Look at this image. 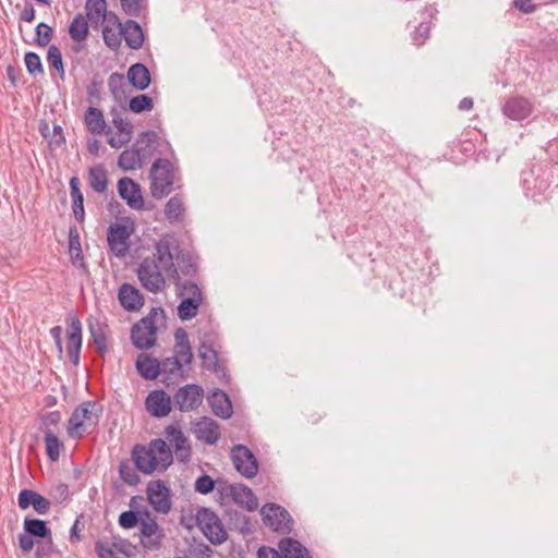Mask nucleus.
<instances>
[{"mask_svg": "<svg viewBox=\"0 0 558 558\" xmlns=\"http://www.w3.org/2000/svg\"><path fill=\"white\" fill-rule=\"evenodd\" d=\"M132 459L140 472L150 475L154 472H165L173 462V453L163 439L156 438L147 446L135 445Z\"/></svg>", "mask_w": 558, "mask_h": 558, "instance_id": "obj_1", "label": "nucleus"}, {"mask_svg": "<svg viewBox=\"0 0 558 558\" xmlns=\"http://www.w3.org/2000/svg\"><path fill=\"white\" fill-rule=\"evenodd\" d=\"M177 277L178 268L174 266L169 243L161 240L156 244V253L141 263L138 279H177Z\"/></svg>", "mask_w": 558, "mask_h": 558, "instance_id": "obj_2", "label": "nucleus"}, {"mask_svg": "<svg viewBox=\"0 0 558 558\" xmlns=\"http://www.w3.org/2000/svg\"><path fill=\"white\" fill-rule=\"evenodd\" d=\"M165 317L161 308H151L150 312L136 323L131 330V339L137 349H149L155 345L157 324Z\"/></svg>", "mask_w": 558, "mask_h": 558, "instance_id": "obj_3", "label": "nucleus"}, {"mask_svg": "<svg viewBox=\"0 0 558 558\" xmlns=\"http://www.w3.org/2000/svg\"><path fill=\"white\" fill-rule=\"evenodd\" d=\"M175 291L181 298L178 315L181 320H189L198 313L203 302L202 291L195 281H175Z\"/></svg>", "mask_w": 558, "mask_h": 558, "instance_id": "obj_4", "label": "nucleus"}, {"mask_svg": "<svg viewBox=\"0 0 558 558\" xmlns=\"http://www.w3.org/2000/svg\"><path fill=\"white\" fill-rule=\"evenodd\" d=\"M149 178L153 197L162 198L168 195L172 191L174 179L172 163L167 159H157L151 166Z\"/></svg>", "mask_w": 558, "mask_h": 558, "instance_id": "obj_5", "label": "nucleus"}, {"mask_svg": "<svg viewBox=\"0 0 558 558\" xmlns=\"http://www.w3.org/2000/svg\"><path fill=\"white\" fill-rule=\"evenodd\" d=\"M96 408V403L88 401L83 402L73 411L68 425V433L71 438H81L89 428L96 426L98 422Z\"/></svg>", "mask_w": 558, "mask_h": 558, "instance_id": "obj_6", "label": "nucleus"}, {"mask_svg": "<svg viewBox=\"0 0 558 558\" xmlns=\"http://www.w3.org/2000/svg\"><path fill=\"white\" fill-rule=\"evenodd\" d=\"M112 117L111 123L116 132L107 135V143L110 147L119 149L129 144L133 136V124L130 119L124 118L121 111L117 108L110 110Z\"/></svg>", "mask_w": 558, "mask_h": 558, "instance_id": "obj_7", "label": "nucleus"}, {"mask_svg": "<svg viewBox=\"0 0 558 558\" xmlns=\"http://www.w3.org/2000/svg\"><path fill=\"white\" fill-rule=\"evenodd\" d=\"M265 525L277 533H289L292 530V519L289 512L276 504H266L260 509Z\"/></svg>", "mask_w": 558, "mask_h": 558, "instance_id": "obj_8", "label": "nucleus"}, {"mask_svg": "<svg viewBox=\"0 0 558 558\" xmlns=\"http://www.w3.org/2000/svg\"><path fill=\"white\" fill-rule=\"evenodd\" d=\"M196 521L205 536L213 544H221L227 539V532L215 512L201 509L196 514Z\"/></svg>", "mask_w": 558, "mask_h": 558, "instance_id": "obj_9", "label": "nucleus"}, {"mask_svg": "<svg viewBox=\"0 0 558 558\" xmlns=\"http://www.w3.org/2000/svg\"><path fill=\"white\" fill-rule=\"evenodd\" d=\"M144 515L145 518L142 519L140 525L141 544L146 549L157 550L165 538V532L147 510H145Z\"/></svg>", "mask_w": 558, "mask_h": 558, "instance_id": "obj_10", "label": "nucleus"}, {"mask_svg": "<svg viewBox=\"0 0 558 558\" xmlns=\"http://www.w3.org/2000/svg\"><path fill=\"white\" fill-rule=\"evenodd\" d=\"M147 498L156 512L159 513H168L171 509V495L169 487L165 484V482L150 481L147 485Z\"/></svg>", "mask_w": 558, "mask_h": 558, "instance_id": "obj_11", "label": "nucleus"}, {"mask_svg": "<svg viewBox=\"0 0 558 558\" xmlns=\"http://www.w3.org/2000/svg\"><path fill=\"white\" fill-rule=\"evenodd\" d=\"M231 459L235 470L243 476L252 478L257 474V460L247 447L243 445L234 446L231 450Z\"/></svg>", "mask_w": 558, "mask_h": 558, "instance_id": "obj_12", "label": "nucleus"}, {"mask_svg": "<svg viewBox=\"0 0 558 558\" xmlns=\"http://www.w3.org/2000/svg\"><path fill=\"white\" fill-rule=\"evenodd\" d=\"M204 398V390L201 386L190 384L180 388L174 397V404L181 412H189L198 408Z\"/></svg>", "mask_w": 558, "mask_h": 558, "instance_id": "obj_13", "label": "nucleus"}, {"mask_svg": "<svg viewBox=\"0 0 558 558\" xmlns=\"http://www.w3.org/2000/svg\"><path fill=\"white\" fill-rule=\"evenodd\" d=\"M69 336H68V355L74 365L80 363V352L82 348V325L80 319L72 313L68 315Z\"/></svg>", "mask_w": 558, "mask_h": 558, "instance_id": "obj_14", "label": "nucleus"}, {"mask_svg": "<svg viewBox=\"0 0 558 558\" xmlns=\"http://www.w3.org/2000/svg\"><path fill=\"white\" fill-rule=\"evenodd\" d=\"M166 439L174 449V454L180 462H186L191 457V447L185 435L173 425L165 429Z\"/></svg>", "mask_w": 558, "mask_h": 558, "instance_id": "obj_15", "label": "nucleus"}, {"mask_svg": "<svg viewBox=\"0 0 558 558\" xmlns=\"http://www.w3.org/2000/svg\"><path fill=\"white\" fill-rule=\"evenodd\" d=\"M130 231L126 226L116 223L108 229V243L117 256H124L129 251Z\"/></svg>", "mask_w": 558, "mask_h": 558, "instance_id": "obj_16", "label": "nucleus"}, {"mask_svg": "<svg viewBox=\"0 0 558 558\" xmlns=\"http://www.w3.org/2000/svg\"><path fill=\"white\" fill-rule=\"evenodd\" d=\"M146 410L155 417H165L171 411V399L163 390H154L145 401Z\"/></svg>", "mask_w": 558, "mask_h": 558, "instance_id": "obj_17", "label": "nucleus"}, {"mask_svg": "<svg viewBox=\"0 0 558 558\" xmlns=\"http://www.w3.org/2000/svg\"><path fill=\"white\" fill-rule=\"evenodd\" d=\"M202 366L217 375H225V367L220 363L218 352L214 349L210 339H203L198 348Z\"/></svg>", "mask_w": 558, "mask_h": 558, "instance_id": "obj_18", "label": "nucleus"}, {"mask_svg": "<svg viewBox=\"0 0 558 558\" xmlns=\"http://www.w3.org/2000/svg\"><path fill=\"white\" fill-rule=\"evenodd\" d=\"M119 195L126 201L128 205L134 209H140L144 205L140 185L130 178H122L118 182Z\"/></svg>", "mask_w": 558, "mask_h": 558, "instance_id": "obj_19", "label": "nucleus"}, {"mask_svg": "<svg viewBox=\"0 0 558 558\" xmlns=\"http://www.w3.org/2000/svg\"><path fill=\"white\" fill-rule=\"evenodd\" d=\"M123 37V25L117 15H110L102 24V38L105 44L111 50H117L121 46Z\"/></svg>", "mask_w": 558, "mask_h": 558, "instance_id": "obj_20", "label": "nucleus"}, {"mask_svg": "<svg viewBox=\"0 0 558 558\" xmlns=\"http://www.w3.org/2000/svg\"><path fill=\"white\" fill-rule=\"evenodd\" d=\"M194 434L198 440L215 445L220 438V427L213 418L202 417L194 424Z\"/></svg>", "mask_w": 558, "mask_h": 558, "instance_id": "obj_21", "label": "nucleus"}, {"mask_svg": "<svg viewBox=\"0 0 558 558\" xmlns=\"http://www.w3.org/2000/svg\"><path fill=\"white\" fill-rule=\"evenodd\" d=\"M17 502L21 509H27L32 506L38 514H46L51 504L49 499L31 489L21 490Z\"/></svg>", "mask_w": 558, "mask_h": 558, "instance_id": "obj_22", "label": "nucleus"}, {"mask_svg": "<svg viewBox=\"0 0 558 558\" xmlns=\"http://www.w3.org/2000/svg\"><path fill=\"white\" fill-rule=\"evenodd\" d=\"M158 145V135L154 131L142 132L133 143V147L145 163L154 156Z\"/></svg>", "mask_w": 558, "mask_h": 558, "instance_id": "obj_23", "label": "nucleus"}, {"mask_svg": "<svg viewBox=\"0 0 558 558\" xmlns=\"http://www.w3.org/2000/svg\"><path fill=\"white\" fill-rule=\"evenodd\" d=\"M85 11L87 20L95 28L107 22L110 15H116L107 10L106 0H86Z\"/></svg>", "mask_w": 558, "mask_h": 558, "instance_id": "obj_24", "label": "nucleus"}, {"mask_svg": "<svg viewBox=\"0 0 558 558\" xmlns=\"http://www.w3.org/2000/svg\"><path fill=\"white\" fill-rule=\"evenodd\" d=\"M84 122L86 129L94 135H110L112 134V129L107 128L104 113L100 109L89 107L85 111Z\"/></svg>", "mask_w": 558, "mask_h": 558, "instance_id": "obj_25", "label": "nucleus"}, {"mask_svg": "<svg viewBox=\"0 0 558 558\" xmlns=\"http://www.w3.org/2000/svg\"><path fill=\"white\" fill-rule=\"evenodd\" d=\"M160 365V374L162 376V381L166 385H172L178 380L184 379V371L181 361L178 357H166L161 362Z\"/></svg>", "mask_w": 558, "mask_h": 558, "instance_id": "obj_26", "label": "nucleus"}, {"mask_svg": "<svg viewBox=\"0 0 558 558\" xmlns=\"http://www.w3.org/2000/svg\"><path fill=\"white\" fill-rule=\"evenodd\" d=\"M118 298L122 307L126 311H137L144 304V300L140 291L128 282L120 287Z\"/></svg>", "mask_w": 558, "mask_h": 558, "instance_id": "obj_27", "label": "nucleus"}, {"mask_svg": "<svg viewBox=\"0 0 558 558\" xmlns=\"http://www.w3.org/2000/svg\"><path fill=\"white\" fill-rule=\"evenodd\" d=\"M174 356L181 361V364L190 365L193 361V352L189 340L187 332L183 328H179L174 333Z\"/></svg>", "mask_w": 558, "mask_h": 558, "instance_id": "obj_28", "label": "nucleus"}, {"mask_svg": "<svg viewBox=\"0 0 558 558\" xmlns=\"http://www.w3.org/2000/svg\"><path fill=\"white\" fill-rule=\"evenodd\" d=\"M531 111L530 101L522 97L511 98L502 107L505 116L512 120H523L531 114Z\"/></svg>", "mask_w": 558, "mask_h": 558, "instance_id": "obj_29", "label": "nucleus"}, {"mask_svg": "<svg viewBox=\"0 0 558 558\" xmlns=\"http://www.w3.org/2000/svg\"><path fill=\"white\" fill-rule=\"evenodd\" d=\"M230 492L235 504L244 507L248 511H254L257 509V497L247 486L241 484L233 485L231 486Z\"/></svg>", "mask_w": 558, "mask_h": 558, "instance_id": "obj_30", "label": "nucleus"}, {"mask_svg": "<svg viewBox=\"0 0 558 558\" xmlns=\"http://www.w3.org/2000/svg\"><path fill=\"white\" fill-rule=\"evenodd\" d=\"M283 558H312L306 547L292 537H283L278 543Z\"/></svg>", "mask_w": 558, "mask_h": 558, "instance_id": "obj_31", "label": "nucleus"}, {"mask_svg": "<svg viewBox=\"0 0 558 558\" xmlns=\"http://www.w3.org/2000/svg\"><path fill=\"white\" fill-rule=\"evenodd\" d=\"M128 80L134 88L144 90L150 84V73L146 65L135 63L128 71Z\"/></svg>", "mask_w": 558, "mask_h": 558, "instance_id": "obj_32", "label": "nucleus"}, {"mask_svg": "<svg viewBox=\"0 0 558 558\" xmlns=\"http://www.w3.org/2000/svg\"><path fill=\"white\" fill-rule=\"evenodd\" d=\"M136 369L145 379H156L160 374L159 361L145 353H142L136 360Z\"/></svg>", "mask_w": 558, "mask_h": 558, "instance_id": "obj_33", "label": "nucleus"}, {"mask_svg": "<svg viewBox=\"0 0 558 558\" xmlns=\"http://www.w3.org/2000/svg\"><path fill=\"white\" fill-rule=\"evenodd\" d=\"M123 37L126 45L131 49H140L144 41V34L140 24L133 20H129L123 25Z\"/></svg>", "mask_w": 558, "mask_h": 558, "instance_id": "obj_34", "label": "nucleus"}, {"mask_svg": "<svg viewBox=\"0 0 558 558\" xmlns=\"http://www.w3.org/2000/svg\"><path fill=\"white\" fill-rule=\"evenodd\" d=\"M209 403L211 405L213 412L222 418H228L232 414V405L229 400V397L223 391H215L209 397Z\"/></svg>", "mask_w": 558, "mask_h": 558, "instance_id": "obj_35", "label": "nucleus"}, {"mask_svg": "<svg viewBox=\"0 0 558 558\" xmlns=\"http://www.w3.org/2000/svg\"><path fill=\"white\" fill-rule=\"evenodd\" d=\"M145 162L140 157L138 151L133 145L123 150L118 158V166L124 171H132L143 167Z\"/></svg>", "mask_w": 558, "mask_h": 558, "instance_id": "obj_36", "label": "nucleus"}, {"mask_svg": "<svg viewBox=\"0 0 558 558\" xmlns=\"http://www.w3.org/2000/svg\"><path fill=\"white\" fill-rule=\"evenodd\" d=\"M89 186L97 193H104L108 186L107 172L102 166H95L88 169L87 175Z\"/></svg>", "mask_w": 558, "mask_h": 558, "instance_id": "obj_37", "label": "nucleus"}, {"mask_svg": "<svg viewBox=\"0 0 558 558\" xmlns=\"http://www.w3.org/2000/svg\"><path fill=\"white\" fill-rule=\"evenodd\" d=\"M69 34L74 41H84L88 35V22L86 17H84L82 14L74 16L69 26Z\"/></svg>", "mask_w": 558, "mask_h": 558, "instance_id": "obj_38", "label": "nucleus"}, {"mask_svg": "<svg viewBox=\"0 0 558 558\" xmlns=\"http://www.w3.org/2000/svg\"><path fill=\"white\" fill-rule=\"evenodd\" d=\"M165 215L170 222L181 221L184 215V205L180 197H171L165 206Z\"/></svg>", "mask_w": 558, "mask_h": 558, "instance_id": "obj_39", "label": "nucleus"}, {"mask_svg": "<svg viewBox=\"0 0 558 558\" xmlns=\"http://www.w3.org/2000/svg\"><path fill=\"white\" fill-rule=\"evenodd\" d=\"M45 444L47 456L51 461H57L60 458L61 449L63 448L62 442L54 435L53 430H46Z\"/></svg>", "mask_w": 558, "mask_h": 558, "instance_id": "obj_40", "label": "nucleus"}, {"mask_svg": "<svg viewBox=\"0 0 558 558\" xmlns=\"http://www.w3.org/2000/svg\"><path fill=\"white\" fill-rule=\"evenodd\" d=\"M88 328L97 350L101 353L105 352L107 350V338L101 325L98 322L88 319Z\"/></svg>", "mask_w": 558, "mask_h": 558, "instance_id": "obj_41", "label": "nucleus"}, {"mask_svg": "<svg viewBox=\"0 0 558 558\" xmlns=\"http://www.w3.org/2000/svg\"><path fill=\"white\" fill-rule=\"evenodd\" d=\"M136 466L133 468L130 461L123 460L119 464V474L124 483L130 486H135L140 483V476L136 472Z\"/></svg>", "mask_w": 558, "mask_h": 558, "instance_id": "obj_42", "label": "nucleus"}, {"mask_svg": "<svg viewBox=\"0 0 558 558\" xmlns=\"http://www.w3.org/2000/svg\"><path fill=\"white\" fill-rule=\"evenodd\" d=\"M25 531L32 536L46 537L50 535V530L47 527L45 521L39 519H25L24 521Z\"/></svg>", "mask_w": 558, "mask_h": 558, "instance_id": "obj_43", "label": "nucleus"}, {"mask_svg": "<svg viewBox=\"0 0 558 558\" xmlns=\"http://www.w3.org/2000/svg\"><path fill=\"white\" fill-rule=\"evenodd\" d=\"M154 107L153 99L147 95H137L130 99L129 108L134 113L149 111Z\"/></svg>", "mask_w": 558, "mask_h": 558, "instance_id": "obj_44", "label": "nucleus"}, {"mask_svg": "<svg viewBox=\"0 0 558 558\" xmlns=\"http://www.w3.org/2000/svg\"><path fill=\"white\" fill-rule=\"evenodd\" d=\"M144 511H124L119 517V524L123 529H133L137 524L141 525L142 519L145 518Z\"/></svg>", "mask_w": 558, "mask_h": 558, "instance_id": "obj_45", "label": "nucleus"}, {"mask_svg": "<svg viewBox=\"0 0 558 558\" xmlns=\"http://www.w3.org/2000/svg\"><path fill=\"white\" fill-rule=\"evenodd\" d=\"M47 61L49 65L58 71L60 77L63 80L64 77V68L62 62V54L60 49L52 45L48 48L47 52Z\"/></svg>", "mask_w": 558, "mask_h": 558, "instance_id": "obj_46", "label": "nucleus"}, {"mask_svg": "<svg viewBox=\"0 0 558 558\" xmlns=\"http://www.w3.org/2000/svg\"><path fill=\"white\" fill-rule=\"evenodd\" d=\"M178 267L183 276L194 277L197 275V266L189 255L182 254L177 257Z\"/></svg>", "mask_w": 558, "mask_h": 558, "instance_id": "obj_47", "label": "nucleus"}, {"mask_svg": "<svg viewBox=\"0 0 558 558\" xmlns=\"http://www.w3.org/2000/svg\"><path fill=\"white\" fill-rule=\"evenodd\" d=\"M25 65L29 74H43L44 69L40 57L35 52H27L24 57Z\"/></svg>", "mask_w": 558, "mask_h": 558, "instance_id": "obj_48", "label": "nucleus"}, {"mask_svg": "<svg viewBox=\"0 0 558 558\" xmlns=\"http://www.w3.org/2000/svg\"><path fill=\"white\" fill-rule=\"evenodd\" d=\"M52 38V28L46 23H39L36 26V43L38 46H47Z\"/></svg>", "mask_w": 558, "mask_h": 558, "instance_id": "obj_49", "label": "nucleus"}, {"mask_svg": "<svg viewBox=\"0 0 558 558\" xmlns=\"http://www.w3.org/2000/svg\"><path fill=\"white\" fill-rule=\"evenodd\" d=\"M49 495L53 502L61 504L70 497L69 487L63 483H58L51 487Z\"/></svg>", "mask_w": 558, "mask_h": 558, "instance_id": "obj_50", "label": "nucleus"}, {"mask_svg": "<svg viewBox=\"0 0 558 558\" xmlns=\"http://www.w3.org/2000/svg\"><path fill=\"white\" fill-rule=\"evenodd\" d=\"M69 250L72 257H78L81 254L80 238L76 228H71L69 232Z\"/></svg>", "mask_w": 558, "mask_h": 558, "instance_id": "obj_51", "label": "nucleus"}, {"mask_svg": "<svg viewBox=\"0 0 558 558\" xmlns=\"http://www.w3.org/2000/svg\"><path fill=\"white\" fill-rule=\"evenodd\" d=\"M214 481L209 475H202L195 482V490L201 494H208L214 489Z\"/></svg>", "mask_w": 558, "mask_h": 558, "instance_id": "obj_52", "label": "nucleus"}, {"mask_svg": "<svg viewBox=\"0 0 558 558\" xmlns=\"http://www.w3.org/2000/svg\"><path fill=\"white\" fill-rule=\"evenodd\" d=\"M61 421V414L58 411H52L43 416V428L44 432L46 430H52V426L59 425Z\"/></svg>", "mask_w": 558, "mask_h": 558, "instance_id": "obj_53", "label": "nucleus"}, {"mask_svg": "<svg viewBox=\"0 0 558 558\" xmlns=\"http://www.w3.org/2000/svg\"><path fill=\"white\" fill-rule=\"evenodd\" d=\"M95 551H96L98 558H116L113 545H110V544L101 542V541H98L95 544Z\"/></svg>", "mask_w": 558, "mask_h": 558, "instance_id": "obj_54", "label": "nucleus"}, {"mask_svg": "<svg viewBox=\"0 0 558 558\" xmlns=\"http://www.w3.org/2000/svg\"><path fill=\"white\" fill-rule=\"evenodd\" d=\"M514 8L524 14L533 13L536 10V5L532 0H513Z\"/></svg>", "mask_w": 558, "mask_h": 558, "instance_id": "obj_55", "label": "nucleus"}, {"mask_svg": "<svg viewBox=\"0 0 558 558\" xmlns=\"http://www.w3.org/2000/svg\"><path fill=\"white\" fill-rule=\"evenodd\" d=\"M70 193L72 202H81L82 199H84L83 194L80 190V181L76 177H73L70 180Z\"/></svg>", "mask_w": 558, "mask_h": 558, "instance_id": "obj_56", "label": "nucleus"}, {"mask_svg": "<svg viewBox=\"0 0 558 558\" xmlns=\"http://www.w3.org/2000/svg\"><path fill=\"white\" fill-rule=\"evenodd\" d=\"M258 558H283L280 550L270 547H260L257 551Z\"/></svg>", "mask_w": 558, "mask_h": 558, "instance_id": "obj_57", "label": "nucleus"}, {"mask_svg": "<svg viewBox=\"0 0 558 558\" xmlns=\"http://www.w3.org/2000/svg\"><path fill=\"white\" fill-rule=\"evenodd\" d=\"M20 19L25 22H33L35 20V9L32 3H25L21 12Z\"/></svg>", "mask_w": 558, "mask_h": 558, "instance_id": "obj_58", "label": "nucleus"}, {"mask_svg": "<svg viewBox=\"0 0 558 558\" xmlns=\"http://www.w3.org/2000/svg\"><path fill=\"white\" fill-rule=\"evenodd\" d=\"M19 543H20V547L24 551H29L34 547V541L32 538V535L28 534V533L27 534H21L20 537H19Z\"/></svg>", "mask_w": 558, "mask_h": 558, "instance_id": "obj_59", "label": "nucleus"}, {"mask_svg": "<svg viewBox=\"0 0 558 558\" xmlns=\"http://www.w3.org/2000/svg\"><path fill=\"white\" fill-rule=\"evenodd\" d=\"M50 335H51L52 339L54 340L59 352L62 353V340H61L62 328L60 326H56V327L51 328Z\"/></svg>", "mask_w": 558, "mask_h": 558, "instance_id": "obj_60", "label": "nucleus"}, {"mask_svg": "<svg viewBox=\"0 0 558 558\" xmlns=\"http://www.w3.org/2000/svg\"><path fill=\"white\" fill-rule=\"evenodd\" d=\"M144 287L151 292H159L165 288L166 281H142Z\"/></svg>", "mask_w": 558, "mask_h": 558, "instance_id": "obj_61", "label": "nucleus"}, {"mask_svg": "<svg viewBox=\"0 0 558 558\" xmlns=\"http://www.w3.org/2000/svg\"><path fill=\"white\" fill-rule=\"evenodd\" d=\"M124 81V76L119 73H112L108 78L109 87L114 90L118 85L122 84Z\"/></svg>", "mask_w": 558, "mask_h": 558, "instance_id": "obj_62", "label": "nucleus"}, {"mask_svg": "<svg viewBox=\"0 0 558 558\" xmlns=\"http://www.w3.org/2000/svg\"><path fill=\"white\" fill-rule=\"evenodd\" d=\"M84 199L81 202H73V213L75 218L81 221L84 217V207H83Z\"/></svg>", "mask_w": 558, "mask_h": 558, "instance_id": "obj_63", "label": "nucleus"}, {"mask_svg": "<svg viewBox=\"0 0 558 558\" xmlns=\"http://www.w3.org/2000/svg\"><path fill=\"white\" fill-rule=\"evenodd\" d=\"M121 4L125 11H133L137 10L138 8V0H121Z\"/></svg>", "mask_w": 558, "mask_h": 558, "instance_id": "obj_64", "label": "nucleus"}]
</instances>
